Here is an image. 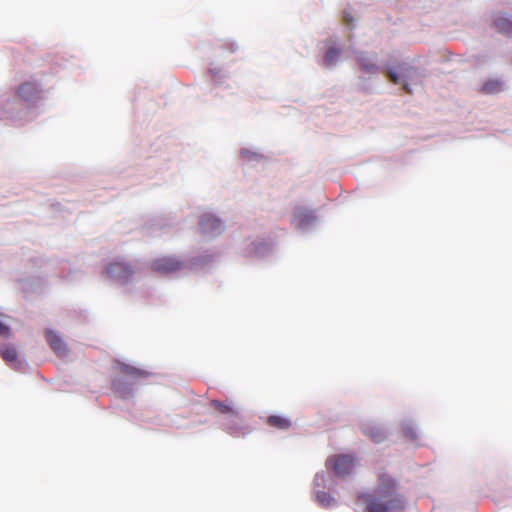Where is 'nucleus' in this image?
<instances>
[{"label": "nucleus", "mask_w": 512, "mask_h": 512, "mask_svg": "<svg viewBox=\"0 0 512 512\" xmlns=\"http://www.w3.org/2000/svg\"><path fill=\"white\" fill-rule=\"evenodd\" d=\"M317 501L324 507H328L333 503V498L324 491H319L316 494Z\"/></svg>", "instance_id": "obj_18"}, {"label": "nucleus", "mask_w": 512, "mask_h": 512, "mask_svg": "<svg viewBox=\"0 0 512 512\" xmlns=\"http://www.w3.org/2000/svg\"><path fill=\"white\" fill-rule=\"evenodd\" d=\"M46 340L48 341L52 350L59 356L65 357L68 355V347L62 338L54 331L46 332Z\"/></svg>", "instance_id": "obj_6"}, {"label": "nucleus", "mask_w": 512, "mask_h": 512, "mask_svg": "<svg viewBox=\"0 0 512 512\" xmlns=\"http://www.w3.org/2000/svg\"><path fill=\"white\" fill-rule=\"evenodd\" d=\"M305 218H309V219H310V218H311V216H310L309 214H306V215H305Z\"/></svg>", "instance_id": "obj_23"}, {"label": "nucleus", "mask_w": 512, "mask_h": 512, "mask_svg": "<svg viewBox=\"0 0 512 512\" xmlns=\"http://www.w3.org/2000/svg\"><path fill=\"white\" fill-rule=\"evenodd\" d=\"M118 369L120 373L135 379L144 378L148 376V372L128 364L121 363L119 364Z\"/></svg>", "instance_id": "obj_13"}, {"label": "nucleus", "mask_w": 512, "mask_h": 512, "mask_svg": "<svg viewBox=\"0 0 512 512\" xmlns=\"http://www.w3.org/2000/svg\"><path fill=\"white\" fill-rule=\"evenodd\" d=\"M266 423L271 428L278 430H288L292 426L291 420L281 415H270Z\"/></svg>", "instance_id": "obj_9"}, {"label": "nucleus", "mask_w": 512, "mask_h": 512, "mask_svg": "<svg viewBox=\"0 0 512 512\" xmlns=\"http://www.w3.org/2000/svg\"><path fill=\"white\" fill-rule=\"evenodd\" d=\"M184 267L183 262L174 257H162L154 260L151 264L153 271L161 274H170L181 270Z\"/></svg>", "instance_id": "obj_4"}, {"label": "nucleus", "mask_w": 512, "mask_h": 512, "mask_svg": "<svg viewBox=\"0 0 512 512\" xmlns=\"http://www.w3.org/2000/svg\"><path fill=\"white\" fill-rule=\"evenodd\" d=\"M340 56V50L338 48H329L325 55V63L328 66L334 65Z\"/></svg>", "instance_id": "obj_17"}, {"label": "nucleus", "mask_w": 512, "mask_h": 512, "mask_svg": "<svg viewBox=\"0 0 512 512\" xmlns=\"http://www.w3.org/2000/svg\"><path fill=\"white\" fill-rule=\"evenodd\" d=\"M200 227L205 234L217 235L223 231L221 221L211 214H205L201 217Z\"/></svg>", "instance_id": "obj_5"}, {"label": "nucleus", "mask_w": 512, "mask_h": 512, "mask_svg": "<svg viewBox=\"0 0 512 512\" xmlns=\"http://www.w3.org/2000/svg\"><path fill=\"white\" fill-rule=\"evenodd\" d=\"M404 89L406 90L407 93H411V91H410V89H409L407 84L404 85Z\"/></svg>", "instance_id": "obj_21"}, {"label": "nucleus", "mask_w": 512, "mask_h": 512, "mask_svg": "<svg viewBox=\"0 0 512 512\" xmlns=\"http://www.w3.org/2000/svg\"><path fill=\"white\" fill-rule=\"evenodd\" d=\"M398 68L399 73H397L393 69H389L387 71L388 78L390 79L391 82L395 84H399L401 82V78L410 79L411 74L414 72V69L411 67H404L403 65H400Z\"/></svg>", "instance_id": "obj_10"}, {"label": "nucleus", "mask_w": 512, "mask_h": 512, "mask_svg": "<svg viewBox=\"0 0 512 512\" xmlns=\"http://www.w3.org/2000/svg\"><path fill=\"white\" fill-rule=\"evenodd\" d=\"M242 155H243L244 157H248L246 152H242Z\"/></svg>", "instance_id": "obj_22"}, {"label": "nucleus", "mask_w": 512, "mask_h": 512, "mask_svg": "<svg viewBox=\"0 0 512 512\" xmlns=\"http://www.w3.org/2000/svg\"><path fill=\"white\" fill-rule=\"evenodd\" d=\"M504 89V84L499 79H489L487 80L481 87V92L483 94H497L502 92Z\"/></svg>", "instance_id": "obj_14"}, {"label": "nucleus", "mask_w": 512, "mask_h": 512, "mask_svg": "<svg viewBox=\"0 0 512 512\" xmlns=\"http://www.w3.org/2000/svg\"><path fill=\"white\" fill-rule=\"evenodd\" d=\"M295 221H297L298 226H302L304 224V218L302 219L300 214L295 216Z\"/></svg>", "instance_id": "obj_20"}, {"label": "nucleus", "mask_w": 512, "mask_h": 512, "mask_svg": "<svg viewBox=\"0 0 512 512\" xmlns=\"http://www.w3.org/2000/svg\"><path fill=\"white\" fill-rule=\"evenodd\" d=\"M327 465L337 476L344 477L353 470L354 458L351 455H335L328 459Z\"/></svg>", "instance_id": "obj_3"}, {"label": "nucleus", "mask_w": 512, "mask_h": 512, "mask_svg": "<svg viewBox=\"0 0 512 512\" xmlns=\"http://www.w3.org/2000/svg\"><path fill=\"white\" fill-rule=\"evenodd\" d=\"M106 274L111 279L126 284L135 274V270L130 263L116 260L106 267Z\"/></svg>", "instance_id": "obj_2"}, {"label": "nucleus", "mask_w": 512, "mask_h": 512, "mask_svg": "<svg viewBox=\"0 0 512 512\" xmlns=\"http://www.w3.org/2000/svg\"><path fill=\"white\" fill-rule=\"evenodd\" d=\"M0 355L6 363H15L17 361V351L12 345H0Z\"/></svg>", "instance_id": "obj_15"}, {"label": "nucleus", "mask_w": 512, "mask_h": 512, "mask_svg": "<svg viewBox=\"0 0 512 512\" xmlns=\"http://www.w3.org/2000/svg\"><path fill=\"white\" fill-rule=\"evenodd\" d=\"M210 406L220 412L221 414L230 415L232 417L238 418V412L230 405L222 403L217 400H212L210 402Z\"/></svg>", "instance_id": "obj_16"}, {"label": "nucleus", "mask_w": 512, "mask_h": 512, "mask_svg": "<svg viewBox=\"0 0 512 512\" xmlns=\"http://www.w3.org/2000/svg\"><path fill=\"white\" fill-rule=\"evenodd\" d=\"M0 335L5 338H8L11 336L10 328L7 325L3 324L2 322H0Z\"/></svg>", "instance_id": "obj_19"}, {"label": "nucleus", "mask_w": 512, "mask_h": 512, "mask_svg": "<svg viewBox=\"0 0 512 512\" xmlns=\"http://www.w3.org/2000/svg\"><path fill=\"white\" fill-rule=\"evenodd\" d=\"M363 434L375 443H381L386 438L385 431L376 424H365L362 427Z\"/></svg>", "instance_id": "obj_8"}, {"label": "nucleus", "mask_w": 512, "mask_h": 512, "mask_svg": "<svg viewBox=\"0 0 512 512\" xmlns=\"http://www.w3.org/2000/svg\"><path fill=\"white\" fill-rule=\"evenodd\" d=\"M357 62L360 69L367 74H375L378 72V66L376 63L366 54H359L357 56Z\"/></svg>", "instance_id": "obj_11"}, {"label": "nucleus", "mask_w": 512, "mask_h": 512, "mask_svg": "<svg viewBox=\"0 0 512 512\" xmlns=\"http://www.w3.org/2000/svg\"><path fill=\"white\" fill-rule=\"evenodd\" d=\"M17 94L20 98L29 101L38 97V90L35 84L26 82L19 86Z\"/></svg>", "instance_id": "obj_12"}, {"label": "nucleus", "mask_w": 512, "mask_h": 512, "mask_svg": "<svg viewBox=\"0 0 512 512\" xmlns=\"http://www.w3.org/2000/svg\"><path fill=\"white\" fill-rule=\"evenodd\" d=\"M493 27L499 33L512 36V17L506 13H499L493 21Z\"/></svg>", "instance_id": "obj_7"}, {"label": "nucleus", "mask_w": 512, "mask_h": 512, "mask_svg": "<svg viewBox=\"0 0 512 512\" xmlns=\"http://www.w3.org/2000/svg\"><path fill=\"white\" fill-rule=\"evenodd\" d=\"M356 504L362 512H398L405 508L406 501L398 493L396 481L388 474L380 473L374 493L360 494Z\"/></svg>", "instance_id": "obj_1"}]
</instances>
